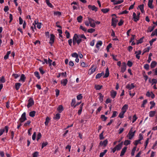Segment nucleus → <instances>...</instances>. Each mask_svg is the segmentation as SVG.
<instances>
[{"label":"nucleus","mask_w":157,"mask_h":157,"mask_svg":"<svg viewBox=\"0 0 157 157\" xmlns=\"http://www.w3.org/2000/svg\"><path fill=\"white\" fill-rule=\"evenodd\" d=\"M78 35L75 34L73 38V44L75 45L76 43H77L78 45L82 42V40L81 38L78 37Z\"/></svg>","instance_id":"1"},{"label":"nucleus","mask_w":157,"mask_h":157,"mask_svg":"<svg viewBox=\"0 0 157 157\" xmlns=\"http://www.w3.org/2000/svg\"><path fill=\"white\" fill-rule=\"evenodd\" d=\"M132 129L133 128H131L130 130L127 135V136L128 137V139L129 140H132V139L134 136L136 132L135 131H133Z\"/></svg>","instance_id":"2"},{"label":"nucleus","mask_w":157,"mask_h":157,"mask_svg":"<svg viewBox=\"0 0 157 157\" xmlns=\"http://www.w3.org/2000/svg\"><path fill=\"white\" fill-rule=\"evenodd\" d=\"M34 101L33 98H30L28 100L27 107L29 108L32 106L33 105H34Z\"/></svg>","instance_id":"3"},{"label":"nucleus","mask_w":157,"mask_h":157,"mask_svg":"<svg viewBox=\"0 0 157 157\" xmlns=\"http://www.w3.org/2000/svg\"><path fill=\"white\" fill-rule=\"evenodd\" d=\"M88 20L90 26L92 27L95 28V25L94 20L90 18H88Z\"/></svg>","instance_id":"4"},{"label":"nucleus","mask_w":157,"mask_h":157,"mask_svg":"<svg viewBox=\"0 0 157 157\" xmlns=\"http://www.w3.org/2000/svg\"><path fill=\"white\" fill-rule=\"evenodd\" d=\"M26 119L27 118L26 117V113L25 112H24L22 114L21 117L19 119V120L22 123L26 120Z\"/></svg>","instance_id":"5"},{"label":"nucleus","mask_w":157,"mask_h":157,"mask_svg":"<svg viewBox=\"0 0 157 157\" xmlns=\"http://www.w3.org/2000/svg\"><path fill=\"white\" fill-rule=\"evenodd\" d=\"M126 64L124 63L123 62L122 63L121 67V72L124 73L126 70Z\"/></svg>","instance_id":"6"},{"label":"nucleus","mask_w":157,"mask_h":157,"mask_svg":"<svg viewBox=\"0 0 157 157\" xmlns=\"http://www.w3.org/2000/svg\"><path fill=\"white\" fill-rule=\"evenodd\" d=\"M118 20L115 18L113 17L112 19V25L114 27L116 26Z\"/></svg>","instance_id":"7"},{"label":"nucleus","mask_w":157,"mask_h":157,"mask_svg":"<svg viewBox=\"0 0 157 157\" xmlns=\"http://www.w3.org/2000/svg\"><path fill=\"white\" fill-rule=\"evenodd\" d=\"M146 96L147 97H151L152 99L155 97L154 94L151 91H147L146 94Z\"/></svg>","instance_id":"8"},{"label":"nucleus","mask_w":157,"mask_h":157,"mask_svg":"<svg viewBox=\"0 0 157 157\" xmlns=\"http://www.w3.org/2000/svg\"><path fill=\"white\" fill-rule=\"evenodd\" d=\"M96 69V67L95 66H93L88 71V74L91 75L93 74L95 72Z\"/></svg>","instance_id":"9"},{"label":"nucleus","mask_w":157,"mask_h":157,"mask_svg":"<svg viewBox=\"0 0 157 157\" xmlns=\"http://www.w3.org/2000/svg\"><path fill=\"white\" fill-rule=\"evenodd\" d=\"M88 8L89 9L95 12H96L98 10L97 8L94 5L91 6V5H89L88 6Z\"/></svg>","instance_id":"10"},{"label":"nucleus","mask_w":157,"mask_h":157,"mask_svg":"<svg viewBox=\"0 0 157 157\" xmlns=\"http://www.w3.org/2000/svg\"><path fill=\"white\" fill-rule=\"evenodd\" d=\"M55 37V36L53 34L50 35L49 43L51 44H53L54 42Z\"/></svg>","instance_id":"11"},{"label":"nucleus","mask_w":157,"mask_h":157,"mask_svg":"<svg viewBox=\"0 0 157 157\" xmlns=\"http://www.w3.org/2000/svg\"><path fill=\"white\" fill-rule=\"evenodd\" d=\"M135 87L134 83H132L131 84H128L126 86V88L129 90H131Z\"/></svg>","instance_id":"12"},{"label":"nucleus","mask_w":157,"mask_h":157,"mask_svg":"<svg viewBox=\"0 0 157 157\" xmlns=\"http://www.w3.org/2000/svg\"><path fill=\"white\" fill-rule=\"evenodd\" d=\"M133 17L134 21L136 22L139 20V17H138V16H137L135 12L133 13Z\"/></svg>","instance_id":"13"},{"label":"nucleus","mask_w":157,"mask_h":157,"mask_svg":"<svg viewBox=\"0 0 157 157\" xmlns=\"http://www.w3.org/2000/svg\"><path fill=\"white\" fill-rule=\"evenodd\" d=\"M108 140H104L103 142L102 141H100L99 143L100 145L103 146L104 147H105L108 144Z\"/></svg>","instance_id":"14"},{"label":"nucleus","mask_w":157,"mask_h":157,"mask_svg":"<svg viewBox=\"0 0 157 157\" xmlns=\"http://www.w3.org/2000/svg\"><path fill=\"white\" fill-rule=\"evenodd\" d=\"M117 94V92L114 90H112L110 92V95L112 98H115Z\"/></svg>","instance_id":"15"},{"label":"nucleus","mask_w":157,"mask_h":157,"mask_svg":"<svg viewBox=\"0 0 157 157\" xmlns=\"http://www.w3.org/2000/svg\"><path fill=\"white\" fill-rule=\"evenodd\" d=\"M153 2V0H149L148 6L149 8L151 9H153L154 8V6L152 5V2Z\"/></svg>","instance_id":"16"},{"label":"nucleus","mask_w":157,"mask_h":157,"mask_svg":"<svg viewBox=\"0 0 157 157\" xmlns=\"http://www.w3.org/2000/svg\"><path fill=\"white\" fill-rule=\"evenodd\" d=\"M26 79V77L24 75L22 74L21 75L20 78L19 80V82L22 81L23 82H25Z\"/></svg>","instance_id":"17"},{"label":"nucleus","mask_w":157,"mask_h":157,"mask_svg":"<svg viewBox=\"0 0 157 157\" xmlns=\"http://www.w3.org/2000/svg\"><path fill=\"white\" fill-rule=\"evenodd\" d=\"M122 145L123 142H122L121 143L117 145L115 147L116 148V149L117 150L119 151L121 149L122 147Z\"/></svg>","instance_id":"18"},{"label":"nucleus","mask_w":157,"mask_h":157,"mask_svg":"<svg viewBox=\"0 0 157 157\" xmlns=\"http://www.w3.org/2000/svg\"><path fill=\"white\" fill-rule=\"evenodd\" d=\"M156 113V111H151L149 113V116L150 117H153L154 116Z\"/></svg>","instance_id":"19"},{"label":"nucleus","mask_w":157,"mask_h":157,"mask_svg":"<svg viewBox=\"0 0 157 157\" xmlns=\"http://www.w3.org/2000/svg\"><path fill=\"white\" fill-rule=\"evenodd\" d=\"M102 44L101 41H98L96 44V47L98 49H99L100 47L101 46Z\"/></svg>","instance_id":"20"},{"label":"nucleus","mask_w":157,"mask_h":157,"mask_svg":"<svg viewBox=\"0 0 157 157\" xmlns=\"http://www.w3.org/2000/svg\"><path fill=\"white\" fill-rule=\"evenodd\" d=\"M128 109V105L127 104H125L121 109L122 111L124 112H126L127 110Z\"/></svg>","instance_id":"21"},{"label":"nucleus","mask_w":157,"mask_h":157,"mask_svg":"<svg viewBox=\"0 0 157 157\" xmlns=\"http://www.w3.org/2000/svg\"><path fill=\"white\" fill-rule=\"evenodd\" d=\"M127 149V147H124L122 150V151H121L120 156H122L125 153V152L126 150Z\"/></svg>","instance_id":"22"},{"label":"nucleus","mask_w":157,"mask_h":157,"mask_svg":"<svg viewBox=\"0 0 157 157\" xmlns=\"http://www.w3.org/2000/svg\"><path fill=\"white\" fill-rule=\"evenodd\" d=\"M67 79H63L61 81V83L63 86H65L67 83Z\"/></svg>","instance_id":"23"},{"label":"nucleus","mask_w":157,"mask_h":157,"mask_svg":"<svg viewBox=\"0 0 157 157\" xmlns=\"http://www.w3.org/2000/svg\"><path fill=\"white\" fill-rule=\"evenodd\" d=\"M109 75V72L108 68L107 67L106 69L105 73L104 76V78H107L108 77Z\"/></svg>","instance_id":"24"},{"label":"nucleus","mask_w":157,"mask_h":157,"mask_svg":"<svg viewBox=\"0 0 157 157\" xmlns=\"http://www.w3.org/2000/svg\"><path fill=\"white\" fill-rule=\"evenodd\" d=\"M157 64V62L155 61H152L150 65L151 68H153L155 67Z\"/></svg>","instance_id":"25"},{"label":"nucleus","mask_w":157,"mask_h":157,"mask_svg":"<svg viewBox=\"0 0 157 157\" xmlns=\"http://www.w3.org/2000/svg\"><path fill=\"white\" fill-rule=\"evenodd\" d=\"M63 109L62 105H59L57 108V111L59 113H61L63 110Z\"/></svg>","instance_id":"26"},{"label":"nucleus","mask_w":157,"mask_h":157,"mask_svg":"<svg viewBox=\"0 0 157 157\" xmlns=\"http://www.w3.org/2000/svg\"><path fill=\"white\" fill-rule=\"evenodd\" d=\"M136 54V57L138 59H139L140 58V55L141 54V51H138L136 52L135 53Z\"/></svg>","instance_id":"27"},{"label":"nucleus","mask_w":157,"mask_h":157,"mask_svg":"<svg viewBox=\"0 0 157 157\" xmlns=\"http://www.w3.org/2000/svg\"><path fill=\"white\" fill-rule=\"evenodd\" d=\"M21 84L20 83H16L15 84V88L17 90H18L19 89L21 86Z\"/></svg>","instance_id":"28"},{"label":"nucleus","mask_w":157,"mask_h":157,"mask_svg":"<svg viewBox=\"0 0 157 157\" xmlns=\"http://www.w3.org/2000/svg\"><path fill=\"white\" fill-rule=\"evenodd\" d=\"M149 82L150 83H152V85L154 84H156L157 83V79L153 78L152 79L151 81V79H149Z\"/></svg>","instance_id":"29"},{"label":"nucleus","mask_w":157,"mask_h":157,"mask_svg":"<svg viewBox=\"0 0 157 157\" xmlns=\"http://www.w3.org/2000/svg\"><path fill=\"white\" fill-rule=\"evenodd\" d=\"M45 1L47 5L50 7L53 8V6L52 4L50 2L49 0H45Z\"/></svg>","instance_id":"30"},{"label":"nucleus","mask_w":157,"mask_h":157,"mask_svg":"<svg viewBox=\"0 0 157 157\" xmlns=\"http://www.w3.org/2000/svg\"><path fill=\"white\" fill-rule=\"evenodd\" d=\"M11 53L10 51H8L7 52L6 54L5 55L4 57V59H8L9 58V55Z\"/></svg>","instance_id":"31"},{"label":"nucleus","mask_w":157,"mask_h":157,"mask_svg":"<svg viewBox=\"0 0 157 157\" xmlns=\"http://www.w3.org/2000/svg\"><path fill=\"white\" fill-rule=\"evenodd\" d=\"M150 104L151 105L150 108V109H152L155 105V102L153 101H151L150 102Z\"/></svg>","instance_id":"32"},{"label":"nucleus","mask_w":157,"mask_h":157,"mask_svg":"<svg viewBox=\"0 0 157 157\" xmlns=\"http://www.w3.org/2000/svg\"><path fill=\"white\" fill-rule=\"evenodd\" d=\"M75 103H76L75 99L74 98V99H72V101L71 103V106L73 107L74 108V106L75 105Z\"/></svg>","instance_id":"33"},{"label":"nucleus","mask_w":157,"mask_h":157,"mask_svg":"<svg viewBox=\"0 0 157 157\" xmlns=\"http://www.w3.org/2000/svg\"><path fill=\"white\" fill-rule=\"evenodd\" d=\"M50 118L48 117H47L46 118L45 121V122L44 124L45 125L47 126L48 125V123L50 121Z\"/></svg>","instance_id":"34"},{"label":"nucleus","mask_w":157,"mask_h":157,"mask_svg":"<svg viewBox=\"0 0 157 157\" xmlns=\"http://www.w3.org/2000/svg\"><path fill=\"white\" fill-rule=\"evenodd\" d=\"M139 8L142 13L144 12V5H140L139 6Z\"/></svg>","instance_id":"35"},{"label":"nucleus","mask_w":157,"mask_h":157,"mask_svg":"<svg viewBox=\"0 0 157 157\" xmlns=\"http://www.w3.org/2000/svg\"><path fill=\"white\" fill-rule=\"evenodd\" d=\"M36 113V112L34 111H33L29 113V115L31 117H33L35 116Z\"/></svg>","instance_id":"36"},{"label":"nucleus","mask_w":157,"mask_h":157,"mask_svg":"<svg viewBox=\"0 0 157 157\" xmlns=\"http://www.w3.org/2000/svg\"><path fill=\"white\" fill-rule=\"evenodd\" d=\"M78 35L79 36L78 37H79V38H81V39H82L83 40L86 39V37L84 34Z\"/></svg>","instance_id":"37"},{"label":"nucleus","mask_w":157,"mask_h":157,"mask_svg":"<svg viewBox=\"0 0 157 157\" xmlns=\"http://www.w3.org/2000/svg\"><path fill=\"white\" fill-rule=\"evenodd\" d=\"M155 27V26L149 27L148 28V31H147L148 32H152L154 30Z\"/></svg>","instance_id":"38"},{"label":"nucleus","mask_w":157,"mask_h":157,"mask_svg":"<svg viewBox=\"0 0 157 157\" xmlns=\"http://www.w3.org/2000/svg\"><path fill=\"white\" fill-rule=\"evenodd\" d=\"M107 151V150H105L103 152L100 153L99 157H103Z\"/></svg>","instance_id":"39"},{"label":"nucleus","mask_w":157,"mask_h":157,"mask_svg":"<svg viewBox=\"0 0 157 157\" xmlns=\"http://www.w3.org/2000/svg\"><path fill=\"white\" fill-rule=\"evenodd\" d=\"M139 144H141L140 140H135L134 142V145L136 146Z\"/></svg>","instance_id":"40"},{"label":"nucleus","mask_w":157,"mask_h":157,"mask_svg":"<svg viewBox=\"0 0 157 157\" xmlns=\"http://www.w3.org/2000/svg\"><path fill=\"white\" fill-rule=\"evenodd\" d=\"M109 10L108 8L102 9L101 10V11L104 13H107Z\"/></svg>","instance_id":"41"},{"label":"nucleus","mask_w":157,"mask_h":157,"mask_svg":"<svg viewBox=\"0 0 157 157\" xmlns=\"http://www.w3.org/2000/svg\"><path fill=\"white\" fill-rule=\"evenodd\" d=\"M82 17L81 16H79L77 17V19L78 22L81 23L82 22Z\"/></svg>","instance_id":"42"},{"label":"nucleus","mask_w":157,"mask_h":157,"mask_svg":"<svg viewBox=\"0 0 157 157\" xmlns=\"http://www.w3.org/2000/svg\"><path fill=\"white\" fill-rule=\"evenodd\" d=\"M102 86L101 85H95V88L96 90H99L101 89Z\"/></svg>","instance_id":"43"},{"label":"nucleus","mask_w":157,"mask_h":157,"mask_svg":"<svg viewBox=\"0 0 157 157\" xmlns=\"http://www.w3.org/2000/svg\"><path fill=\"white\" fill-rule=\"evenodd\" d=\"M101 118L103 121H105L107 119V118L105 117L104 115H101Z\"/></svg>","instance_id":"44"},{"label":"nucleus","mask_w":157,"mask_h":157,"mask_svg":"<svg viewBox=\"0 0 157 157\" xmlns=\"http://www.w3.org/2000/svg\"><path fill=\"white\" fill-rule=\"evenodd\" d=\"M131 141L129 140H125L124 142V145L127 146L130 144Z\"/></svg>","instance_id":"45"},{"label":"nucleus","mask_w":157,"mask_h":157,"mask_svg":"<svg viewBox=\"0 0 157 157\" xmlns=\"http://www.w3.org/2000/svg\"><path fill=\"white\" fill-rule=\"evenodd\" d=\"M99 100L101 102L103 101V96L102 95L101 93H99Z\"/></svg>","instance_id":"46"},{"label":"nucleus","mask_w":157,"mask_h":157,"mask_svg":"<svg viewBox=\"0 0 157 157\" xmlns=\"http://www.w3.org/2000/svg\"><path fill=\"white\" fill-rule=\"evenodd\" d=\"M147 100H144L143 101V103L141 105V107L144 108L145 107V105L147 103Z\"/></svg>","instance_id":"47"},{"label":"nucleus","mask_w":157,"mask_h":157,"mask_svg":"<svg viewBox=\"0 0 157 157\" xmlns=\"http://www.w3.org/2000/svg\"><path fill=\"white\" fill-rule=\"evenodd\" d=\"M124 112L121 111V112L119 113V117L121 118H123L124 115Z\"/></svg>","instance_id":"48"},{"label":"nucleus","mask_w":157,"mask_h":157,"mask_svg":"<svg viewBox=\"0 0 157 157\" xmlns=\"http://www.w3.org/2000/svg\"><path fill=\"white\" fill-rule=\"evenodd\" d=\"M35 75L39 79L40 78V76L39 75V72L37 71H36L34 73Z\"/></svg>","instance_id":"49"},{"label":"nucleus","mask_w":157,"mask_h":157,"mask_svg":"<svg viewBox=\"0 0 157 157\" xmlns=\"http://www.w3.org/2000/svg\"><path fill=\"white\" fill-rule=\"evenodd\" d=\"M144 68L147 70H148L149 69V65L147 64H144Z\"/></svg>","instance_id":"50"},{"label":"nucleus","mask_w":157,"mask_h":157,"mask_svg":"<svg viewBox=\"0 0 157 157\" xmlns=\"http://www.w3.org/2000/svg\"><path fill=\"white\" fill-rule=\"evenodd\" d=\"M65 33L66 35V37L67 38H69L70 37V34L66 30L65 32Z\"/></svg>","instance_id":"51"},{"label":"nucleus","mask_w":157,"mask_h":157,"mask_svg":"<svg viewBox=\"0 0 157 157\" xmlns=\"http://www.w3.org/2000/svg\"><path fill=\"white\" fill-rule=\"evenodd\" d=\"M156 38H153L150 41L149 43L151 46L153 42L156 41Z\"/></svg>","instance_id":"52"},{"label":"nucleus","mask_w":157,"mask_h":157,"mask_svg":"<svg viewBox=\"0 0 157 157\" xmlns=\"http://www.w3.org/2000/svg\"><path fill=\"white\" fill-rule=\"evenodd\" d=\"M123 2V0H116L115 5L121 3Z\"/></svg>","instance_id":"53"},{"label":"nucleus","mask_w":157,"mask_h":157,"mask_svg":"<svg viewBox=\"0 0 157 157\" xmlns=\"http://www.w3.org/2000/svg\"><path fill=\"white\" fill-rule=\"evenodd\" d=\"M60 118V114L59 113H57L56 114V116L54 117V119L55 120H58Z\"/></svg>","instance_id":"54"},{"label":"nucleus","mask_w":157,"mask_h":157,"mask_svg":"<svg viewBox=\"0 0 157 157\" xmlns=\"http://www.w3.org/2000/svg\"><path fill=\"white\" fill-rule=\"evenodd\" d=\"M157 35V29H155V31H153L151 35V36H155V35Z\"/></svg>","instance_id":"55"},{"label":"nucleus","mask_w":157,"mask_h":157,"mask_svg":"<svg viewBox=\"0 0 157 157\" xmlns=\"http://www.w3.org/2000/svg\"><path fill=\"white\" fill-rule=\"evenodd\" d=\"M20 75L16 74H13L12 75V76L15 79H16L18 78L19 77Z\"/></svg>","instance_id":"56"},{"label":"nucleus","mask_w":157,"mask_h":157,"mask_svg":"<svg viewBox=\"0 0 157 157\" xmlns=\"http://www.w3.org/2000/svg\"><path fill=\"white\" fill-rule=\"evenodd\" d=\"M5 82V80L3 76L0 78V83H4Z\"/></svg>","instance_id":"57"},{"label":"nucleus","mask_w":157,"mask_h":157,"mask_svg":"<svg viewBox=\"0 0 157 157\" xmlns=\"http://www.w3.org/2000/svg\"><path fill=\"white\" fill-rule=\"evenodd\" d=\"M138 137L139 140L140 141L142 140L143 139V134L141 133L139 134Z\"/></svg>","instance_id":"58"},{"label":"nucleus","mask_w":157,"mask_h":157,"mask_svg":"<svg viewBox=\"0 0 157 157\" xmlns=\"http://www.w3.org/2000/svg\"><path fill=\"white\" fill-rule=\"evenodd\" d=\"M95 31V29H93L92 28L89 29L88 30L87 32L88 33H93Z\"/></svg>","instance_id":"59"},{"label":"nucleus","mask_w":157,"mask_h":157,"mask_svg":"<svg viewBox=\"0 0 157 157\" xmlns=\"http://www.w3.org/2000/svg\"><path fill=\"white\" fill-rule=\"evenodd\" d=\"M38 154L39 152L37 151H36L33 154V157H37L38 155Z\"/></svg>","instance_id":"60"},{"label":"nucleus","mask_w":157,"mask_h":157,"mask_svg":"<svg viewBox=\"0 0 157 157\" xmlns=\"http://www.w3.org/2000/svg\"><path fill=\"white\" fill-rule=\"evenodd\" d=\"M41 134L39 132L37 135L36 140L38 141L41 137Z\"/></svg>","instance_id":"61"},{"label":"nucleus","mask_w":157,"mask_h":157,"mask_svg":"<svg viewBox=\"0 0 157 157\" xmlns=\"http://www.w3.org/2000/svg\"><path fill=\"white\" fill-rule=\"evenodd\" d=\"M137 119V118L136 115H134L132 117V123H134Z\"/></svg>","instance_id":"62"},{"label":"nucleus","mask_w":157,"mask_h":157,"mask_svg":"<svg viewBox=\"0 0 157 157\" xmlns=\"http://www.w3.org/2000/svg\"><path fill=\"white\" fill-rule=\"evenodd\" d=\"M48 144V143L46 142H44L42 143L41 148H43L44 147L46 146Z\"/></svg>","instance_id":"63"},{"label":"nucleus","mask_w":157,"mask_h":157,"mask_svg":"<svg viewBox=\"0 0 157 157\" xmlns=\"http://www.w3.org/2000/svg\"><path fill=\"white\" fill-rule=\"evenodd\" d=\"M112 47V44L111 43H109L108 45L107 46L106 48V50L107 52H109V49L110 48Z\"/></svg>","instance_id":"64"}]
</instances>
